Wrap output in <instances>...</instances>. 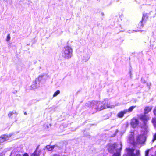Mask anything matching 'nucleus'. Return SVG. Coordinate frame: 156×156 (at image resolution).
<instances>
[{
	"instance_id": "1",
	"label": "nucleus",
	"mask_w": 156,
	"mask_h": 156,
	"mask_svg": "<svg viewBox=\"0 0 156 156\" xmlns=\"http://www.w3.org/2000/svg\"><path fill=\"white\" fill-rule=\"evenodd\" d=\"M86 105L91 108V112L92 114L106 108H112L114 107L113 105H111L110 104H108V100L107 99H105L102 102L95 101L88 102L86 104Z\"/></svg>"
},
{
	"instance_id": "2",
	"label": "nucleus",
	"mask_w": 156,
	"mask_h": 156,
	"mask_svg": "<svg viewBox=\"0 0 156 156\" xmlns=\"http://www.w3.org/2000/svg\"><path fill=\"white\" fill-rule=\"evenodd\" d=\"M122 147L121 142L119 144L114 143L112 144L108 145V150L109 152L114 153L112 156H120Z\"/></svg>"
},
{
	"instance_id": "3",
	"label": "nucleus",
	"mask_w": 156,
	"mask_h": 156,
	"mask_svg": "<svg viewBox=\"0 0 156 156\" xmlns=\"http://www.w3.org/2000/svg\"><path fill=\"white\" fill-rule=\"evenodd\" d=\"M73 49L69 46H67L64 47L63 50L62 55L63 57L66 59L70 58L72 55Z\"/></svg>"
},
{
	"instance_id": "4",
	"label": "nucleus",
	"mask_w": 156,
	"mask_h": 156,
	"mask_svg": "<svg viewBox=\"0 0 156 156\" xmlns=\"http://www.w3.org/2000/svg\"><path fill=\"white\" fill-rule=\"evenodd\" d=\"M126 150L127 153L126 156H140L139 150L136 151V154L134 153L133 149L127 148L126 149Z\"/></svg>"
},
{
	"instance_id": "5",
	"label": "nucleus",
	"mask_w": 156,
	"mask_h": 156,
	"mask_svg": "<svg viewBox=\"0 0 156 156\" xmlns=\"http://www.w3.org/2000/svg\"><path fill=\"white\" fill-rule=\"evenodd\" d=\"M146 115L144 114V115H140V118L141 120L143 122L145 128H146L147 127V121L149 120V117Z\"/></svg>"
},
{
	"instance_id": "6",
	"label": "nucleus",
	"mask_w": 156,
	"mask_h": 156,
	"mask_svg": "<svg viewBox=\"0 0 156 156\" xmlns=\"http://www.w3.org/2000/svg\"><path fill=\"white\" fill-rule=\"evenodd\" d=\"M146 138V136L145 134L140 135L138 136L137 140V142L139 143H143L145 142Z\"/></svg>"
},
{
	"instance_id": "7",
	"label": "nucleus",
	"mask_w": 156,
	"mask_h": 156,
	"mask_svg": "<svg viewBox=\"0 0 156 156\" xmlns=\"http://www.w3.org/2000/svg\"><path fill=\"white\" fill-rule=\"evenodd\" d=\"M138 120L135 118H133L131 120L130 124L132 127H136L139 124Z\"/></svg>"
},
{
	"instance_id": "8",
	"label": "nucleus",
	"mask_w": 156,
	"mask_h": 156,
	"mask_svg": "<svg viewBox=\"0 0 156 156\" xmlns=\"http://www.w3.org/2000/svg\"><path fill=\"white\" fill-rule=\"evenodd\" d=\"M12 135L11 134L4 135L0 137V142L2 143L5 141L8 140L9 138Z\"/></svg>"
},
{
	"instance_id": "9",
	"label": "nucleus",
	"mask_w": 156,
	"mask_h": 156,
	"mask_svg": "<svg viewBox=\"0 0 156 156\" xmlns=\"http://www.w3.org/2000/svg\"><path fill=\"white\" fill-rule=\"evenodd\" d=\"M148 16L147 14H143V17L142 18V20L139 23V25L142 27L143 26V24H142L143 22H145L148 19Z\"/></svg>"
},
{
	"instance_id": "10",
	"label": "nucleus",
	"mask_w": 156,
	"mask_h": 156,
	"mask_svg": "<svg viewBox=\"0 0 156 156\" xmlns=\"http://www.w3.org/2000/svg\"><path fill=\"white\" fill-rule=\"evenodd\" d=\"M152 108V106H147L145 107L144 110V114H147L149 112L151 111Z\"/></svg>"
},
{
	"instance_id": "11",
	"label": "nucleus",
	"mask_w": 156,
	"mask_h": 156,
	"mask_svg": "<svg viewBox=\"0 0 156 156\" xmlns=\"http://www.w3.org/2000/svg\"><path fill=\"white\" fill-rule=\"evenodd\" d=\"M126 112L124 110L119 112L117 114L118 117L120 118H122L124 114L126 113Z\"/></svg>"
},
{
	"instance_id": "12",
	"label": "nucleus",
	"mask_w": 156,
	"mask_h": 156,
	"mask_svg": "<svg viewBox=\"0 0 156 156\" xmlns=\"http://www.w3.org/2000/svg\"><path fill=\"white\" fill-rule=\"evenodd\" d=\"M35 82V81L33 82V84L31 85V88L33 89L37 88L40 85V84L39 83H38L37 82V83H34Z\"/></svg>"
},
{
	"instance_id": "13",
	"label": "nucleus",
	"mask_w": 156,
	"mask_h": 156,
	"mask_svg": "<svg viewBox=\"0 0 156 156\" xmlns=\"http://www.w3.org/2000/svg\"><path fill=\"white\" fill-rule=\"evenodd\" d=\"M41 151H37V149L32 154L31 156H39L40 155Z\"/></svg>"
},
{
	"instance_id": "14",
	"label": "nucleus",
	"mask_w": 156,
	"mask_h": 156,
	"mask_svg": "<svg viewBox=\"0 0 156 156\" xmlns=\"http://www.w3.org/2000/svg\"><path fill=\"white\" fill-rule=\"evenodd\" d=\"M43 76H39L35 80V82L34 83H37V82L38 83H39L40 84V83L41 81L42 80L43 78Z\"/></svg>"
},
{
	"instance_id": "15",
	"label": "nucleus",
	"mask_w": 156,
	"mask_h": 156,
	"mask_svg": "<svg viewBox=\"0 0 156 156\" xmlns=\"http://www.w3.org/2000/svg\"><path fill=\"white\" fill-rule=\"evenodd\" d=\"M136 107V106H132L129 107L128 109H125L126 113L127 112H131Z\"/></svg>"
},
{
	"instance_id": "16",
	"label": "nucleus",
	"mask_w": 156,
	"mask_h": 156,
	"mask_svg": "<svg viewBox=\"0 0 156 156\" xmlns=\"http://www.w3.org/2000/svg\"><path fill=\"white\" fill-rule=\"evenodd\" d=\"M55 147V145L50 146V145H48L46 146V148L48 150L51 151Z\"/></svg>"
},
{
	"instance_id": "17",
	"label": "nucleus",
	"mask_w": 156,
	"mask_h": 156,
	"mask_svg": "<svg viewBox=\"0 0 156 156\" xmlns=\"http://www.w3.org/2000/svg\"><path fill=\"white\" fill-rule=\"evenodd\" d=\"M152 122L154 124V127L156 128V118H153L152 120Z\"/></svg>"
},
{
	"instance_id": "18",
	"label": "nucleus",
	"mask_w": 156,
	"mask_h": 156,
	"mask_svg": "<svg viewBox=\"0 0 156 156\" xmlns=\"http://www.w3.org/2000/svg\"><path fill=\"white\" fill-rule=\"evenodd\" d=\"M60 91L59 90H57L56 92H55L54 94L53 95V97H55L57 96L58 95L60 94Z\"/></svg>"
},
{
	"instance_id": "19",
	"label": "nucleus",
	"mask_w": 156,
	"mask_h": 156,
	"mask_svg": "<svg viewBox=\"0 0 156 156\" xmlns=\"http://www.w3.org/2000/svg\"><path fill=\"white\" fill-rule=\"evenodd\" d=\"M89 57H87L86 58H85V57H84L82 59V61L83 62H87L88 59H89Z\"/></svg>"
},
{
	"instance_id": "20",
	"label": "nucleus",
	"mask_w": 156,
	"mask_h": 156,
	"mask_svg": "<svg viewBox=\"0 0 156 156\" xmlns=\"http://www.w3.org/2000/svg\"><path fill=\"white\" fill-rule=\"evenodd\" d=\"M14 114L13 112H10L8 114V116L9 117H10L11 116Z\"/></svg>"
},
{
	"instance_id": "21",
	"label": "nucleus",
	"mask_w": 156,
	"mask_h": 156,
	"mask_svg": "<svg viewBox=\"0 0 156 156\" xmlns=\"http://www.w3.org/2000/svg\"><path fill=\"white\" fill-rule=\"evenodd\" d=\"M10 34H8L7 37L6 41H9L10 40Z\"/></svg>"
},
{
	"instance_id": "22",
	"label": "nucleus",
	"mask_w": 156,
	"mask_h": 156,
	"mask_svg": "<svg viewBox=\"0 0 156 156\" xmlns=\"http://www.w3.org/2000/svg\"><path fill=\"white\" fill-rule=\"evenodd\" d=\"M155 140H156V133L154 136L153 139L152 140V142H154Z\"/></svg>"
},
{
	"instance_id": "23",
	"label": "nucleus",
	"mask_w": 156,
	"mask_h": 156,
	"mask_svg": "<svg viewBox=\"0 0 156 156\" xmlns=\"http://www.w3.org/2000/svg\"><path fill=\"white\" fill-rule=\"evenodd\" d=\"M149 150H147L145 151V156H148Z\"/></svg>"
},
{
	"instance_id": "24",
	"label": "nucleus",
	"mask_w": 156,
	"mask_h": 156,
	"mask_svg": "<svg viewBox=\"0 0 156 156\" xmlns=\"http://www.w3.org/2000/svg\"><path fill=\"white\" fill-rule=\"evenodd\" d=\"M141 81L143 83H145L146 82V81L145 79L142 78L141 79Z\"/></svg>"
},
{
	"instance_id": "25",
	"label": "nucleus",
	"mask_w": 156,
	"mask_h": 156,
	"mask_svg": "<svg viewBox=\"0 0 156 156\" xmlns=\"http://www.w3.org/2000/svg\"><path fill=\"white\" fill-rule=\"evenodd\" d=\"M147 86L149 88H150V87L151 85V83H147Z\"/></svg>"
},
{
	"instance_id": "26",
	"label": "nucleus",
	"mask_w": 156,
	"mask_h": 156,
	"mask_svg": "<svg viewBox=\"0 0 156 156\" xmlns=\"http://www.w3.org/2000/svg\"><path fill=\"white\" fill-rule=\"evenodd\" d=\"M154 115L156 116V106L155 107L154 110Z\"/></svg>"
},
{
	"instance_id": "27",
	"label": "nucleus",
	"mask_w": 156,
	"mask_h": 156,
	"mask_svg": "<svg viewBox=\"0 0 156 156\" xmlns=\"http://www.w3.org/2000/svg\"><path fill=\"white\" fill-rule=\"evenodd\" d=\"M23 156H29V155L27 153H25L24 154V155Z\"/></svg>"
},
{
	"instance_id": "28",
	"label": "nucleus",
	"mask_w": 156,
	"mask_h": 156,
	"mask_svg": "<svg viewBox=\"0 0 156 156\" xmlns=\"http://www.w3.org/2000/svg\"><path fill=\"white\" fill-rule=\"evenodd\" d=\"M16 156H23L20 154H17Z\"/></svg>"
},
{
	"instance_id": "29",
	"label": "nucleus",
	"mask_w": 156,
	"mask_h": 156,
	"mask_svg": "<svg viewBox=\"0 0 156 156\" xmlns=\"http://www.w3.org/2000/svg\"><path fill=\"white\" fill-rule=\"evenodd\" d=\"M53 156H59V155L57 154H55Z\"/></svg>"
},
{
	"instance_id": "30",
	"label": "nucleus",
	"mask_w": 156,
	"mask_h": 156,
	"mask_svg": "<svg viewBox=\"0 0 156 156\" xmlns=\"http://www.w3.org/2000/svg\"><path fill=\"white\" fill-rule=\"evenodd\" d=\"M151 156H156V151L155 152V155H152Z\"/></svg>"
},
{
	"instance_id": "31",
	"label": "nucleus",
	"mask_w": 156,
	"mask_h": 156,
	"mask_svg": "<svg viewBox=\"0 0 156 156\" xmlns=\"http://www.w3.org/2000/svg\"><path fill=\"white\" fill-rule=\"evenodd\" d=\"M24 115H27V113H26V112H25V113H24Z\"/></svg>"
},
{
	"instance_id": "32",
	"label": "nucleus",
	"mask_w": 156,
	"mask_h": 156,
	"mask_svg": "<svg viewBox=\"0 0 156 156\" xmlns=\"http://www.w3.org/2000/svg\"><path fill=\"white\" fill-rule=\"evenodd\" d=\"M132 143H133V142H132Z\"/></svg>"
},
{
	"instance_id": "33",
	"label": "nucleus",
	"mask_w": 156,
	"mask_h": 156,
	"mask_svg": "<svg viewBox=\"0 0 156 156\" xmlns=\"http://www.w3.org/2000/svg\"><path fill=\"white\" fill-rule=\"evenodd\" d=\"M0 156H1V154H0Z\"/></svg>"
}]
</instances>
